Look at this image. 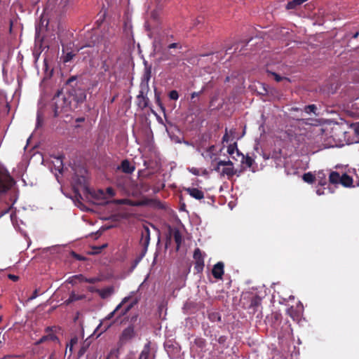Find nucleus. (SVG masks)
Returning a JSON list of instances; mask_svg holds the SVG:
<instances>
[{
  "mask_svg": "<svg viewBox=\"0 0 359 359\" xmlns=\"http://www.w3.org/2000/svg\"><path fill=\"white\" fill-rule=\"evenodd\" d=\"M121 168L125 173L130 174L135 170V166L131 165L128 160H123L121 164Z\"/></svg>",
  "mask_w": 359,
  "mask_h": 359,
  "instance_id": "f8f14e48",
  "label": "nucleus"
},
{
  "mask_svg": "<svg viewBox=\"0 0 359 359\" xmlns=\"http://www.w3.org/2000/svg\"><path fill=\"white\" fill-rule=\"evenodd\" d=\"M55 165L57 167V170L60 172L63 167L62 160L61 157L55 158Z\"/></svg>",
  "mask_w": 359,
  "mask_h": 359,
  "instance_id": "2f4dec72",
  "label": "nucleus"
},
{
  "mask_svg": "<svg viewBox=\"0 0 359 359\" xmlns=\"http://www.w3.org/2000/svg\"><path fill=\"white\" fill-rule=\"evenodd\" d=\"M306 1L307 0H292L291 1H289L286 5V9H296L299 6H300Z\"/></svg>",
  "mask_w": 359,
  "mask_h": 359,
  "instance_id": "6ab92c4d",
  "label": "nucleus"
},
{
  "mask_svg": "<svg viewBox=\"0 0 359 359\" xmlns=\"http://www.w3.org/2000/svg\"><path fill=\"white\" fill-rule=\"evenodd\" d=\"M246 163L248 164V165L249 167H250V166H251V165H252V159H251V158H247V160H246Z\"/></svg>",
  "mask_w": 359,
  "mask_h": 359,
  "instance_id": "8fccbe9b",
  "label": "nucleus"
},
{
  "mask_svg": "<svg viewBox=\"0 0 359 359\" xmlns=\"http://www.w3.org/2000/svg\"><path fill=\"white\" fill-rule=\"evenodd\" d=\"M302 178L307 183H312L314 181V176L311 172L304 174Z\"/></svg>",
  "mask_w": 359,
  "mask_h": 359,
  "instance_id": "cd10ccee",
  "label": "nucleus"
},
{
  "mask_svg": "<svg viewBox=\"0 0 359 359\" xmlns=\"http://www.w3.org/2000/svg\"><path fill=\"white\" fill-rule=\"evenodd\" d=\"M84 351L81 350L79 354L82 355Z\"/></svg>",
  "mask_w": 359,
  "mask_h": 359,
  "instance_id": "680f3d73",
  "label": "nucleus"
},
{
  "mask_svg": "<svg viewBox=\"0 0 359 359\" xmlns=\"http://www.w3.org/2000/svg\"><path fill=\"white\" fill-rule=\"evenodd\" d=\"M150 344L151 343L149 341L144 345V348L140 353V359H153L151 356Z\"/></svg>",
  "mask_w": 359,
  "mask_h": 359,
  "instance_id": "9b49d317",
  "label": "nucleus"
},
{
  "mask_svg": "<svg viewBox=\"0 0 359 359\" xmlns=\"http://www.w3.org/2000/svg\"><path fill=\"white\" fill-rule=\"evenodd\" d=\"M225 341H226V337H224V336L220 337L219 338V339H218V342H219V343H220V344H223V343H224V342H225Z\"/></svg>",
  "mask_w": 359,
  "mask_h": 359,
  "instance_id": "49530a36",
  "label": "nucleus"
},
{
  "mask_svg": "<svg viewBox=\"0 0 359 359\" xmlns=\"http://www.w3.org/2000/svg\"><path fill=\"white\" fill-rule=\"evenodd\" d=\"M114 287H107L103 289H97L95 292L100 296L102 299H107L111 296L114 293Z\"/></svg>",
  "mask_w": 359,
  "mask_h": 359,
  "instance_id": "9d476101",
  "label": "nucleus"
},
{
  "mask_svg": "<svg viewBox=\"0 0 359 359\" xmlns=\"http://www.w3.org/2000/svg\"><path fill=\"white\" fill-rule=\"evenodd\" d=\"M13 184V178L6 168L0 165V195L10 189Z\"/></svg>",
  "mask_w": 359,
  "mask_h": 359,
  "instance_id": "f03ea898",
  "label": "nucleus"
},
{
  "mask_svg": "<svg viewBox=\"0 0 359 359\" xmlns=\"http://www.w3.org/2000/svg\"><path fill=\"white\" fill-rule=\"evenodd\" d=\"M316 109H317V107L315 104H310V105L306 106L304 109V111L306 114H310L311 113L316 114Z\"/></svg>",
  "mask_w": 359,
  "mask_h": 359,
  "instance_id": "a878e982",
  "label": "nucleus"
},
{
  "mask_svg": "<svg viewBox=\"0 0 359 359\" xmlns=\"http://www.w3.org/2000/svg\"><path fill=\"white\" fill-rule=\"evenodd\" d=\"M229 81V77L227 76V77L226 78V81Z\"/></svg>",
  "mask_w": 359,
  "mask_h": 359,
  "instance_id": "0e129e2a",
  "label": "nucleus"
},
{
  "mask_svg": "<svg viewBox=\"0 0 359 359\" xmlns=\"http://www.w3.org/2000/svg\"><path fill=\"white\" fill-rule=\"evenodd\" d=\"M137 303V299H134L131 301L127 306H123L125 304H123L121 309L116 313V319H119L126 315L128 311Z\"/></svg>",
  "mask_w": 359,
  "mask_h": 359,
  "instance_id": "423d86ee",
  "label": "nucleus"
},
{
  "mask_svg": "<svg viewBox=\"0 0 359 359\" xmlns=\"http://www.w3.org/2000/svg\"><path fill=\"white\" fill-rule=\"evenodd\" d=\"M345 187H351L353 185V179L347 174L344 173L341 175L340 183Z\"/></svg>",
  "mask_w": 359,
  "mask_h": 359,
  "instance_id": "ddd939ff",
  "label": "nucleus"
},
{
  "mask_svg": "<svg viewBox=\"0 0 359 359\" xmlns=\"http://www.w3.org/2000/svg\"><path fill=\"white\" fill-rule=\"evenodd\" d=\"M115 203L116 204H120V205L124 204V205H131V206H139L141 205L140 202L133 201L130 199H126V198L116 200V201H115Z\"/></svg>",
  "mask_w": 359,
  "mask_h": 359,
  "instance_id": "a211bd4d",
  "label": "nucleus"
},
{
  "mask_svg": "<svg viewBox=\"0 0 359 359\" xmlns=\"http://www.w3.org/2000/svg\"><path fill=\"white\" fill-rule=\"evenodd\" d=\"M317 180L318 181V184L320 186H325L327 184L326 175L323 171L318 172L317 175Z\"/></svg>",
  "mask_w": 359,
  "mask_h": 359,
  "instance_id": "aec40b11",
  "label": "nucleus"
},
{
  "mask_svg": "<svg viewBox=\"0 0 359 359\" xmlns=\"http://www.w3.org/2000/svg\"><path fill=\"white\" fill-rule=\"evenodd\" d=\"M214 151H215V146L214 145H212L210 147H209L206 151L202 154V156L205 158H209V159H211V160H215V154H214Z\"/></svg>",
  "mask_w": 359,
  "mask_h": 359,
  "instance_id": "f3484780",
  "label": "nucleus"
},
{
  "mask_svg": "<svg viewBox=\"0 0 359 359\" xmlns=\"http://www.w3.org/2000/svg\"><path fill=\"white\" fill-rule=\"evenodd\" d=\"M194 258L195 260H202V259H204V257H203V256L202 255V252H201V251L200 250L199 248H196L194 250Z\"/></svg>",
  "mask_w": 359,
  "mask_h": 359,
  "instance_id": "c756f323",
  "label": "nucleus"
},
{
  "mask_svg": "<svg viewBox=\"0 0 359 359\" xmlns=\"http://www.w3.org/2000/svg\"><path fill=\"white\" fill-rule=\"evenodd\" d=\"M84 298H85V295L78 294H76L74 292H72L71 294H69V298L65 302V303L67 305V304L72 303L73 302H75L77 300H81Z\"/></svg>",
  "mask_w": 359,
  "mask_h": 359,
  "instance_id": "2eb2a0df",
  "label": "nucleus"
},
{
  "mask_svg": "<svg viewBox=\"0 0 359 359\" xmlns=\"http://www.w3.org/2000/svg\"><path fill=\"white\" fill-rule=\"evenodd\" d=\"M214 170L218 172L221 177H226L228 179L236 173L233 163L230 160L219 161L214 168Z\"/></svg>",
  "mask_w": 359,
  "mask_h": 359,
  "instance_id": "f257e3e1",
  "label": "nucleus"
},
{
  "mask_svg": "<svg viewBox=\"0 0 359 359\" xmlns=\"http://www.w3.org/2000/svg\"><path fill=\"white\" fill-rule=\"evenodd\" d=\"M74 57V54L73 53H72V52L67 53L66 54V55L65 56L63 61L65 62H68L71 60H72Z\"/></svg>",
  "mask_w": 359,
  "mask_h": 359,
  "instance_id": "72a5a7b5",
  "label": "nucleus"
},
{
  "mask_svg": "<svg viewBox=\"0 0 359 359\" xmlns=\"http://www.w3.org/2000/svg\"><path fill=\"white\" fill-rule=\"evenodd\" d=\"M271 74L273 76L274 79H275L276 81H278V82L281 81H283V80H284V79L287 80V78H285V77H282V76H280V75H278V74H276V73H275V72H271Z\"/></svg>",
  "mask_w": 359,
  "mask_h": 359,
  "instance_id": "f704fd0d",
  "label": "nucleus"
},
{
  "mask_svg": "<svg viewBox=\"0 0 359 359\" xmlns=\"http://www.w3.org/2000/svg\"><path fill=\"white\" fill-rule=\"evenodd\" d=\"M189 171L194 175H200V170L197 168H194V167L190 168H189Z\"/></svg>",
  "mask_w": 359,
  "mask_h": 359,
  "instance_id": "c9c22d12",
  "label": "nucleus"
},
{
  "mask_svg": "<svg viewBox=\"0 0 359 359\" xmlns=\"http://www.w3.org/2000/svg\"><path fill=\"white\" fill-rule=\"evenodd\" d=\"M98 278H86L85 282L89 283H95L97 281H98Z\"/></svg>",
  "mask_w": 359,
  "mask_h": 359,
  "instance_id": "ea45409f",
  "label": "nucleus"
},
{
  "mask_svg": "<svg viewBox=\"0 0 359 359\" xmlns=\"http://www.w3.org/2000/svg\"><path fill=\"white\" fill-rule=\"evenodd\" d=\"M48 339L53 340V341H58V338L55 334H49L48 335Z\"/></svg>",
  "mask_w": 359,
  "mask_h": 359,
  "instance_id": "c03bdc74",
  "label": "nucleus"
},
{
  "mask_svg": "<svg viewBox=\"0 0 359 359\" xmlns=\"http://www.w3.org/2000/svg\"><path fill=\"white\" fill-rule=\"evenodd\" d=\"M352 128L353 129L355 133L359 135V123L352 125Z\"/></svg>",
  "mask_w": 359,
  "mask_h": 359,
  "instance_id": "58836bf2",
  "label": "nucleus"
},
{
  "mask_svg": "<svg viewBox=\"0 0 359 359\" xmlns=\"http://www.w3.org/2000/svg\"><path fill=\"white\" fill-rule=\"evenodd\" d=\"M169 97L170 100H177L179 98L178 92L175 90H171L169 93Z\"/></svg>",
  "mask_w": 359,
  "mask_h": 359,
  "instance_id": "473e14b6",
  "label": "nucleus"
},
{
  "mask_svg": "<svg viewBox=\"0 0 359 359\" xmlns=\"http://www.w3.org/2000/svg\"><path fill=\"white\" fill-rule=\"evenodd\" d=\"M358 36V32H356L354 35H353V37L354 38H357Z\"/></svg>",
  "mask_w": 359,
  "mask_h": 359,
  "instance_id": "bf43d9fd",
  "label": "nucleus"
},
{
  "mask_svg": "<svg viewBox=\"0 0 359 359\" xmlns=\"http://www.w3.org/2000/svg\"><path fill=\"white\" fill-rule=\"evenodd\" d=\"M42 122H43L42 114L40 111H38L37 114H36V128H39L42 125Z\"/></svg>",
  "mask_w": 359,
  "mask_h": 359,
  "instance_id": "7c9ffc66",
  "label": "nucleus"
},
{
  "mask_svg": "<svg viewBox=\"0 0 359 359\" xmlns=\"http://www.w3.org/2000/svg\"><path fill=\"white\" fill-rule=\"evenodd\" d=\"M341 175L339 172L332 171L330 172L329 180L330 182L334 184H338L340 183Z\"/></svg>",
  "mask_w": 359,
  "mask_h": 359,
  "instance_id": "dca6fc26",
  "label": "nucleus"
},
{
  "mask_svg": "<svg viewBox=\"0 0 359 359\" xmlns=\"http://www.w3.org/2000/svg\"><path fill=\"white\" fill-rule=\"evenodd\" d=\"M8 278L13 281H17L19 279V277L18 276L13 275V274H9L8 276Z\"/></svg>",
  "mask_w": 359,
  "mask_h": 359,
  "instance_id": "79ce46f5",
  "label": "nucleus"
},
{
  "mask_svg": "<svg viewBox=\"0 0 359 359\" xmlns=\"http://www.w3.org/2000/svg\"><path fill=\"white\" fill-rule=\"evenodd\" d=\"M58 109H60V107L57 106V101H55V110L57 111Z\"/></svg>",
  "mask_w": 359,
  "mask_h": 359,
  "instance_id": "5fc2aeb1",
  "label": "nucleus"
},
{
  "mask_svg": "<svg viewBox=\"0 0 359 359\" xmlns=\"http://www.w3.org/2000/svg\"><path fill=\"white\" fill-rule=\"evenodd\" d=\"M39 296L38 290H35L31 297L28 298V301H32Z\"/></svg>",
  "mask_w": 359,
  "mask_h": 359,
  "instance_id": "e433bc0d",
  "label": "nucleus"
},
{
  "mask_svg": "<svg viewBox=\"0 0 359 359\" xmlns=\"http://www.w3.org/2000/svg\"><path fill=\"white\" fill-rule=\"evenodd\" d=\"M204 268V259L202 260H195V269L198 272H201L203 270Z\"/></svg>",
  "mask_w": 359,
  "mask_h": 359,
  "instance_id": "393cba45",
  "label": "nucleus"
},
{
  "mask_svg": "<svg viewBox=\"0 0 359 359\" xmlns=\"http://www.w3.org/2000/svg\"><path fill=\"white\" fill-rule=\"evenodd\" d=\"M107 193L110 196H114L115 195L114 190L112 188H111V187H109V188L107 189Z\"/></svg>",
  "mask_w": 359,
  "mask_h": 359,
  "instance_id": "a19ab883",
  "label": "nucleus"
},
{
  "mask_svg": "<svg viewBox=\"0 0 359 359\" xmlns=\"http://www.w3.org/2000/svg\"><path fill=\"white\" fill-rule=\"evenodd\" d=\"M316 194L319 196L324 194V191L322 189H318L316 190Z\"/></svg>",
  "mask_w": 359,
  "mask_h": 359,
  "instance_id": "de8ad7c7",
  "label": "nucleus"
},
{
  "mask_svg": "<svg viewBox=\"0 0 359 359\" xmlns=\"http://www.w3.org/2000/svg\"><path fill=\"white\" fill-rule=\"evenodd\" d=\"M61 91H57V93H56V95L54 96L53 97V100H55L57 98H58L61 94Z\"/></svg>",
  "mask_w": 359,
  "mask_h": 359,
  "instance_id": "09e8293b",
  "label": "nucleus"
},
{
  "mask_svg": "<svg viewBox=\"0 0 359 359\" xmlns=\"http://www.w3.org/2000/svg\"><path fill=\"white\" fill-rule=\"evenodd\" d=\"M11 222L13 223V225L14 226V227L16 229H18V230H21L20 229V222H18V220L16 217V215H13V214H11Z\"/></svg>",
  "mask_w": 359,
  "mask_h": 359,
  "instance_id": "c85d7f7f",
  "label": "nucleus"
},
{
  "mask_svg": "<svg viewBox=\"0 0 359 359\" xmlns=\"http://www.w3.org/2000/svg\"><path fill=\"white\" fill-rule=\"evenodd\" d=\"M149 241H150L149 229L148 226H144L143 230L142 231V237H141V240H140V243H142V245L144 246V248L143 255H144V254L147 250V247L149 244Z\"/></svg>",
  "mask_w": 359,
  "mask_h": 359,
  "instance_id": "39448f33",
  "label": "nucleus"
},
{
  "mask_svg": "<svg viewBox=\"0 0 359 359\" xmlns=\"http://www.w3.org/2000/svg\"><path fill=\"white\" fill-rule=\"evenodd\" d=\"M151 78V71L149 69L147 70L145 72V74L144 75V80L145 81V83L142 82L140 86L141 88H148V82Z\"/></svg>",
  "mask_w": 359,
  "mask_h": 359,
  "instance_id": "412c9836",
  "label": "nucleus"
},
{
  "mask_svg": "<svg viewBox=\"0 0 359 359\" xmlns=\"http://www.w3.org/2000/svg\"><path fill=\"white\" fill-rule=\"evenodd\" d=\"M130 299V297L128 296V297H124L122 301L116 306V308L114 309V311H112L111 312H110L106 317H105V320H110L112 318H114L115 316H117V312L121 309V306L125 304L126 303H127L129 299Z\"/></svg>",
  "mask_w": 359,
  "mask_h": 359,
  "instance_id": "1a4fd4ad",
  "label": "nucleus"
},
{
  "mask_svg": "<svg viewBox=\"0 0 359 359\" xmlns=\"http://www.w3.org/2000/svg\"><path fill=\"white\" fill-rule=\"evenodd\" d=\"M212 273L216 279H222L224 274V264L221 262L214 265Z\"/></svg>",
  "mask_w": 359,
  "mask_h": 359,
  "instance_id": "0eeeda50",
  "label": "nucleus"
},
{
  "mask_svg": "<svg viewBox=\"0 0 359 359\" xmlns=\"http://www.w3.org/2000/svg\"><path fill=\"white\" fill-rule=\"evenodd\" d=\"M179 47H180V46H179V44H178V43H171V44H170V45L168 46V49H171V48H179Z\"/></svg>",
  "mask_w": 359,
  "mask_h": 359,
  "instance_id": "37998d69",
  "label": "nucleus"
},
{
  "mask_svg": "<svg viewBox=\"0 0 359 359\" xmlns=\"http://www.w3.org/2000/svg\"><path fill=\"white\" fill-rule=\"evenodd\" d=\"M49 359H54V354H51L49 357Z\"/></svg>",
  "mask_w": 359,
  "mask_h": 359,
  "instance_id": "13d9d810",
  "label": "nucleus"
},
{
  "mask_svg": "<svg viewBox=\"0 0 359 359\" xmlns=\"http://www.w3.org/2000/svg\"><path fill=\"white\" fill-rule=\"evenodd\" d=\"M144 255H142V257H140L138 259L136 260V264L140 262V260L141 259V258L143 257Z\"/></svg>",
  "mask_w": 359,
  "mask_h": 359,
  "instance_id": "4d7b16f0",
  "label": "nucleus"
},
{
  "mask_svg": "<svg viewBox=\"0 0 359 359\" xmlns=\"http://www.w3.org/2000/svg\"><path fill=\"white\" fill-rule=\"evenodd\" d=\"M147 88H141L138 95L137 96V105L141 109H144L148 106L149 98L147 97Z\"/></svg>",
  "mask_w": 359,
  "mask_h": 359,
  "instance_id": "20e7f679",
  "label": "nucleus"
},
{
  "mask_svg": "<svg viewBox=\"0 0 359 359\" xmlns=\"http://www.w3.org/2000/svg\"><path fill=\"white\" fill-rule=\"evenodd\" d=\"M73 347H74V346L69 345L68 344H67V348H69L71 353H72Z\"/></svg>",
  "mask_w": 359,
  "mask_h": 359,
  "instance_id": "3c124183",
  "label": "nucleus"
},
{
  "mask_svg": "<svg viewBox=\"0 0 359 359\" xmlns=\"http://www.w3.org/2000/svg\"><path fill=\"white\" fill-rule=\"evenodd\" d=\"M89 290H90V291H91V292L94 291V290H93L92 287H90V288L89 289Z\"/></svg>",
  "mask_w": 359,
  "mask_h": 359,
  "instance_id": "e2e57ef3",
  "label": "nucleus"
},
{
  "mask_svg": "<svg viewBox=\"0 0 359 359\" xmlns=\"http://www.w3.org/2000/svg\"><path fill=\"white\" fill-rule=\"evenodd\" d=\"M86 278H85L82 275H78V276H72L69 278V282L70 283H76V280H78L79 282H85V279Z\"/></svg>",
  "mask_w": 359,
  "mask_h": 359,
  "instance_id": "5701e85b",
  "label": "nucleus"
},
{
  "mask_svg": "<svg viewBox=\"0 0 359 359\" xmlns=\"http://www.w3.org/2000/svg\"><path fill=\"white\" fill-rule=\"evenodd\" d=\"M198 93L194 92V93H193L191 94V98H194V97H196V96H198Z\"/></svg>",
  "mask_w": 359,
  "mask_h": 359,
  "instance_id": "864d4df0",
  "label": "nucleus"
},
{
  "mask_svg": "<svg viewBox=\"0 0 359 359\" xmlns=\"http://www.w3.org/2000/svg\"><path fill=\"white\" fill-rule=\"evenodd\" d=\"M107 246V245H102L101 247H100L98 249L99 250H101V249H103L104 248H105Z\"/></svg>",
  "mask_w": 359,
  "mask_h": 359,
  "instance_id": "6e6d98bb",
  "label": "nucleus"
},
{
  "mask_svg": "<svg viewBox=\"0 0 359 359\" xmlns=\"http://www.w3.org/2000/svg\"><path fill=\"white\" fill-rule=\"evenodd\" d=\"M110 325H109L108 326H107V327L104 328V331H106V330H107L110 327Z\"/></svg>",
  "mask_w": 359,
  "mask_h": 359,
  "instance_id": "052dcab7",
  "label": "nucleus"
},
{
  "mask_svg": "<svg viewBox=\"0 0 359 359\" xmlns=\"http://www.w3.org/2000/svg\"><path fill=\"white\" fill-rule=\"evenodd\" d=\"M78 340H79L78 337L75 336L71 339V340L68 344L74 346L78 343Z\"/></svg>",
  "mask_w": 359,
  "mask_h": 359,
  "instance_id": "4c0bfd02",
  "label": "nucleus"
},
{
  "mask_svg": "<svg viewBox=\"0 0 359 359\" xmlns=\"http://www.w3.org/2000/svg\"><path fill=\"white\" fill-rule=\"evenodd\" d=\"M48 336H43V337H42L39 339V341L37 342V344H41V343H42V342H43V341H45L48 340Z\"/></svg>",
  "mask_w": 359,
  "mask_h": 359,
  "instance_id": "a18cd8bd",
  "label": "nucleus"
},
{
  "mask_svg": "<svg viewBox=\"0 0 359 359\" xmlns=\"http://www.w3.org/2000/svg\"><path fill=\"white\" fill-rule=\"evenodd\" d=\"M300 306L298 309V311H294L293 307H290L287 309V313L293 318V319H297L300 317L303 306L301 303H299Z\"/></svg>",
  "mask_w": 359,
  "mask_h": 359,
  "instance_id": "4468645a",
  "label": "nucleus"
},
{
  "mask_svg": "<svg viewBox=\"0 0 359 359\" xmlns=\"http://www.w3.org/2000/svg\"><path fill=\"white\" fill-rule=\"evenodd\" d=\"M235 133V131L233 130H231L229 132H228L227 129L226 128L225 134L222 137L223 142H228L230 140V136H232Z\"/></svg>",
  "mask_w": 359,
  "mask_h": 359,
  "instance_id": "bb28decb",
  "label": "nucleus"
},
{
  "mask_svg": "<svg viewBox=\"0 0 359 359\" xmlns=\"http://www.w3.org/2000/svg\"><path fill=\"white\" fill-rule=\"evenodd\" d=\"M75 78L74 77H71L70 79H69L67 81V83H71L72 81H74Z\"/></svg>",
  "mask_w": 359,
  "mask_h": 359,
  "instance_id": "603ef678",
  "label": "nucleus"
},
{
  "mask_svg": "<svg viewBox=\"0 0 359 359\" xmlns=\"http://www.w3.org/2000/svg\"><path fill=\"white\" fill-rule=\"evenodd\" d=\"M135 335L134 327L129 325L125 328L119 337V341L121 344H126L131 340Z\"/></svg>",
  "mask_w": 359,
  "mask_h": 359,
  "instance_id": "7ed1b4c3",
  "label": "nucleus"
},
{
  "mask_svg": "<svg viewBox=\"0 0 359 359\" xmlns=\"http://www.w3.org/2000/svg\"><path fill=\"white\" fill-rule=\"evenodd\" d=\"M174 240L177 244V250H178L182 243V236L177 230L174 232Z\"/></svg>",
  "mask_w": 359,
  "mask_h": 359,
  "instance_id": "4be33fe9",
  "label": "nucleus"
},
{
  "mask_svg": "<svg viewBox=\"0 0 359 359\" xmlns=\"http://www.w3.org/2000/svg\"><path fill=\"white\" fill-rule=\"evenodd\" d=\"M185 191L195 199L201 200L204 198V193L197 188L189 187L185 189Z\"/></svg>",
  "mask_w": 359,
  "mask_h": 359,
  "instance_id": "6e6552de",
  "label": "nucleus"
},
{
  "mask_svg": "<svg viewBox=\"0 0 359 359\" xmlns=\"http://www.w3.org/2000/svg\"><path fill=\"white\" fill-rule=\"evenodd\" d=\"M227 152L231 156H233L235 152H236L238 155H240L236 144H230L227 148Z\"/></svg>",
  "mask_w": 359,
  "mask_h": 359,
  "instance_id": "b1692460",
  "label": "nucleus"
}]
</instances>
